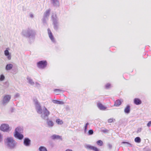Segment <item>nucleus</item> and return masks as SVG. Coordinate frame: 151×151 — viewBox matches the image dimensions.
I'll return each instance as SVG.
<instances>
[{
    "label": "nucleus",
    "instance_id": "obj_1",
    "mask_svg": "<svg viewBox=\"0 0 151 151\" xmlns=\"http://www.w3.org/2000/svg\"><path fill=\"white\" fill-rule=\"evenodd\" d=\"M5 143L11 149L14 148L15 146V141L12 137H8L5 140Z\"/></svg>",
    "mask_w": 151,
    "mask_h": 151
},
{
    "label": "nucleus",
    "instance_id": "obj_2",
    "mask_svg": "<svg viewBox=\"0 0 151 151\" xmlns=\"http://www.w3.org/2000/svg\"><path fill=\"white\" fill-rule=\"evenodd\" d=\"M47 64V62L45 61H41L37 63V67L40 68H43L46 67Z\"/></svg>",
    "mask_w": 151,
    "mask_h": 151
},
{
    "label": "nucleus",
    "instance_id": "obj_3",
    "mask_svg": "<svg viewBox=\"0 0 151 151\" xmlns=\"http://www.w3.org/2000/svg\"><path fill=\"white\" fill-rule=\"evenodd\" d=\"M19 128L18 127L15 130V134H14V136L15 137L18 138L19 139H21L23 138V135L19 133L18 131H19Z\"/></svg>",
    "mask_w": 151,
    "mask_h": 151
},
{
    "label": "nucleus",
    "instance_id": "obj_4",
    "mask_svg": "<svg viewBox=\"0 0 151 151\" xmlns=\"http://www.w3.org/2000/svg\"><path fill=\"white\" fill-rule=\"evenodd\" d=\"M9 127L8 124H2L0 127V130L4 131L7 132L9 130Z\"/></svg>",
    "mask_w": 151,
    "mask_h": 151
},
{
    "label": "nucleus",
    "instance_id": "obj_5",
    "mask_svg": "<svg viewBox=\"0 0 151 151\" xmlns=\"http://www.w3.org/2000/svg\"><path fill=\"white\" fill-rule=\"evenodd\" d=\"M86 147L87 149L93 150V151H99V149L97 147L90 145H87Z\"/></svg>",
    "mask_w": 151,
    "mask_h": 151
},
{
    "label": "nucleus",
    "instance_id": "obj_6",
    "mask_svg": "<svg viewBox=\"0 0 151 151\" xmlns=\"http://www.w3.org/2000/svg\"><path fill=\"white\" fill-rule=\"evenodd\" d=\"M11 99V96L9 95H6L4 96V98L3 102L4 103H5L9 101L10 99Z\"/></svg>",
    "mask_w": 151,
    "mask_h": 151
},
{
    "label": "nucleus",
    "instance_id": "obj_7",
    "mask_svg": "<svg viewBox=\"0 0 151 151\" xmlns=\"http://www.w3.org/2000/svg\"><path fill=\"white\" fill-rule=\"evenodd\" d=\"M97 106L101 110H105L106 109V107L104 106L101 103H99L97 104Z\"/></svg>",
    "mask_w": 151,
    "mask_h": 151
},
{
    "label": "nucleus",
    "instance_id": "obj_8",
    "mask_svg": "<svg viewBox=\"0 0 151 151\" xmlns=\"http://www.w3.org/2000/svg\"><path fill=\"white\" fill-rule=\"evenodd\" d=\"M48 33L49 35V36L50 39L52 41H54V38L53 36L52 35V33L51 32L50 30L49 29H47Z\"/></svg>",
    "mask_w": 151,
    "mask_h": 151
},
{
    "label": "nucleus",
    "instance_id": "obj_9",
    "mask_svg": "<svg viewBox=\"0 0 151 151\" xmlns=\"http://www.w3.org/2000/svg\"><path fill=\"white\" fill-rule=\"evenodd\" d=\"M134 103L136 105H138L142 103L141 101L137 98H135L134 101Z\"/></svg>",
    "mask_w": 151,
    "mask_h": 151
},
{
    "label": "nucleus",
    "instance_id": "obj_10",
    "mask_svg": "<svg viewBox=\"0 0 151 151\" xmlns=\"http://www.w3.org/2000/svg\"><path fill=\"white\" fill-rule=\"evenodd\" d=\"M24 143L26 146H29L30 144V140L28 138H26L24 139Z\"/></svg>",
    "mask_w": 151,
    "mask_h": 151
},
{
    "label": "nucleus",
    "instance_id": "obj_11",
    "mask_svg": "<svg viewBox=\"0 0 151 151\" xmlns=\"http://www.w3.org/2000/svg\"><path fill=\"white\" fill-rule=\"evenodd\" d=\"M51 138L52 139H62L61 136L57 135L55 134H54L52 135L51 136Z\"/></svg>",
    "mask_w": 151,
    "mask_h": 151
},
{
    "label": "nucleus",
    "instance_id": "obj_12",
    "mask_svg": "<svg viewBox=\"0 0 151 151\" xmlns=\"http://www.w3.org/2000/svg\"><path fill=\"white\" fill-rule=\"evenodd\" d=\"M54 91L56 95L59 94L64 92L63 91L58 89H55L54 90Z\"/></svg>",
    "mask_w": 151,
    "mask_h": 151
},
{
    "label": "nucleus",
    "instance_id": "obj_13",
    "mask_svg": "<svg viewBox=\"0 0 151 151\" xmlns=\"http://www.w3.org/2000/svg\"><path fill=\"white\" fill-rule=\"evenodd\" d=\"M44 108L45 110L44 112V114L45 116H47L50 114V112L45 107H44Z\"/></svg>",
    "mask_w": 151,
    "mask_h": 151
},
{
    "label": "nucleus",
    "instance_id": "obj_14",
    "mask_svg": "<svg viewBox=\"0 0 151 151\" xmlns=\"http://www.w3.org/2000/svg\"><path fill=\"white\" fill-rule=\"evenodd\" d=\"M121 104V102L119 100H116L115 102L114 106H119Z\"/></svg>",
    "mask_w": 151,
    "mask_h": 151
},
{
    "label": "nucleus",
    "instance_id": "obj_15",
    "mask_svg": "<svg viewBox=\"0 0 151 151\" xmlns=\"http://www.w3.org/2000/svg\"><path fill=\"white\" fill-rule=\"evenodd\" d=\"M13 67V65L12 64H7L6 67V70H11Z\"/></svg>",
    "mask_w": 151,
    "mask_h": 151
},
{
    "label": "nucleus",
    "instance_id": "obj_16",
    "mask_svg": "<svg viewBox=\"0 0 151 151\" xmlns=\"http://www.w3.org/2000/svg\"><path fill=\"white\" fill-rule=\"evenodd\" d=\"M4 54L6 56H8V58L9 60H10L11 58V55H9V53L8 50H6L4 51Z\"/></svg>",
    "mask_w": 151,
    "mask_h": 151
},
{
    "label": "nucleus",
    "instance_id": "obj_17",
    "mask_svg": "<svg viewBox=\"0 0 151 151\" xmlns=\"http://www.w3.org/2000/svg\"><path fill=\"white\" fill-rule=\"evenodd\" d=\"M130 111V107L129 105H127V107L125 108L124 109V112L125 113L128 114Z\"/></svg>",
    "mask_w": 151,
    "mask_h": 151
},
{
    "label": "nucleus",
    "instance_id": "obj_18",
    "mask_svg": "<svg viewBox=\"0 0 151 151\" xmlns=\"http://www.w3.org/2000/svg\"><path fill=\"white\" fill-rule=\"evenodd\" d=\"M37 111L38 113L40 114H41L42 113V109L41 106L40 105L37 107Z\"/></svg>",
    "mask_w": 151,
    "mask_h": 151
},
{
    "label": "nucleus",
    "instance_id": "obj_19",
    "mask_svg": "<svg viewBox=\"0 0 151 151\" xmlns=\"http://www.w3.org/2000/svg\"><path fill=\"white\" fill-rule=\"evenodd\" d=\"M47 124L49 126L51 127L53 126L54 125L53 122L51 120L47 121Z\"/></svg>",
    "mask_w": 151,
    "mask_h": 151
},
{
    "label": "nucleus",
    "instance_id": "obj_20",
    "mask_svg": "<svg viewBox=\"0 0 151 151\" xmlns=\"http://www.w3.org/2000/svg\"><path fill=\"white\" fill-rule=\"evenodd\" d=\"M56 123L59 124H61L63 123V121L59 119H56Z\"/></svg>",
    "mask_w": 151,
    "mask_h": 151
},
{
    "label": "nucleus",
    "instance_id": "obj_21",
    "mask_svg": "<svg viewBox=\"0 0 151 151\" xmlns=\"http://www.w3.org/2000/svg\"><path fill=\"white\" fill-rule=\"evenodd\" d=\"M134 141L136 142L140 143L141 142V140L139 137H137L135 138Z\"/></svg>",
    "mask_w": 151,
    "mask_h": 151
},
{
    "label": "nucleus",
    "instance_id": "obj_22",
    "mask_svg": "<svg viewBox=\"0 0 151 151\" xmlns=\"http://www.w3.org/2000/svg\"><path fill=\"white\" fill-rule=\"evenodd\" d=\"M40 151H47L46 148L44 147H40L39 149Z\"/></svg>",
    "mask_w": 151,
    "mask_h": 151
},
{
    "label": "nucleus",
    "instance_id": "obj_23",
    "mask_svg": "<svg viewBox=\"0 0 151 151\" xmlns=\"http://www.w3.org/2000/svg\"><path fill=\"white\" fill-rule=\"evenodd\" d=\"M96 143H97V144L98 145H99V146H101L103 145V142L101 140H100L98 141Z\"/></svg>",
    "mask_w": 151,
    "mask_h": 151
},
{
    "label": "nucleus",
    "instance_id": "obj_24",
    "mask_svg": "<svg viewBox=\"0 0 151 151\" xmlns=\"http://www.w3.org/2000/svg\"><path fill=\"white\" fill-rule=\"evenodd\" d=\"M54 103L55 104H64V102L63 101H60L58 100L54 101Z\"/></svg>",
    "mask_w": 151,
    "mask_h": 151
},
{
    "label": "nucleus",
    "instance_id": "obj_25",
    "mask_svg": "<svg viewBox=\"0 0 151 151\" xmlns=\"http://www.w3.org/2000/svg\"><path fill=\"white\" fill-rule=\"evenodd\" d=\"M50 13V10H48L46 12H45V16L46 17H47V16H48L49 15Z\"/></svg>",
    "mask_w": 151,
    "mask_h": 151
},
{
    "label": "nucleus",
    "instance_id": "obj_26",
    "mask_svg": "<svg viewBox=\"0 0 151 151\" xmlns=\"http://www.w3.org/2000/svg\"><path fill=\"white\" fill-rule=\"evenodd\" d=\"M93 130L90 129L88 131V134L89 135H91L93 134Z\"/></svg>",
    "mask_w": 151,
    "mask_h": 151
},
{
    "label": "nucleus",
    "instance_id": "obj_27",
    "mask_svg": "<svg viewBox=\"0 0 151 151\" xmlns=\"http://www.w3.org/2000/svg\"><path fill=\"white\" fill-rule=\"evenodd\" d=\"M114 120V119L113 118H110L108 119V122L109 123H111L113 122Z\"/></svg>",
    "mask_w": 151,
    "mask_h": 151
},
{
    "label": "nucleus",
    "instance_id": "obj_28",
    "mask_svg": "<svg viewBox=\"0 0 151 151\" xmlns=\"http://www.w3.org/2000/svg\"><path fill=\"white\" fill-rule=\"evenodd\" d=\"M4 76L3 75H1L0 76V80L1 81H3L4 79Z\"/></svg>",
    "mask_w": 151,
    "mask_h": 151
},
{
    "label": "nucleus",
    "instance_id": "obj_29",
    "mask_svg": "<svg viewBox=\"0 0 151 151\" xmlns=\"http://www.w3.org/2000/svg\"><path fill=\"white\" fill-rule=\"evenodd\" d=\"M111 85L110 84L107 83L106 85V87L107 88H108L110 87Z\"/></svg>",
    "mask_w": 151,
    "mask_h": 151
},
{
    "label": "nucleus",
    "instance_id": "obj_30",
    "mask_svg": "<svg viewBox=\"0 0 151 151\" xmlns=\"http://www.w3.org/2000/svg\"><path fill=\"white\" fill-rule=\"evenodd\" d=\"M147 126L149 127L151 126V121H149L147 123Z\"/></svg>",
    "mask_w": 151,
    "mask_h": 151
},
{
    "label": "nucleus",
    "instance_id": "obj_31",
    "mask_svg": "<svg viewBox=\"0 0 151 151\" xmlns=\"http://www.w3.org/2000/svg\"><path fill=\"white\" fill-rule=\"evenodd\" d=\"M87 126H85V128H84V131L85 132H86L87 130Z\"/></svg>",
    "mask_w": 151,
    "mask_h": 151
},
{
    "label": "nucleus",
    "instance_id": "obj_32",
    "mask_svg": "<svg viewBox=\"0 0 151 151\" xmlns=\"http://www.w3.org/2000/svg\"><path fill=\"white\" fill-rule=\"evenodd\" d=\"M29 82L31 84H32V83H33V82H32V80L29 79Z\"/></svg>",
    "mask_w": 151,
    "mask_h": 151
},
{
    "label": "nucleus",
    "instance_id": "obj_33",
    "mask_svg": "<svg viewBox=\"0 0 151 151\" xmlns=\"http://www.w3.org/2000/svg\"><path fill=\"white\" fill-rule=\"evenodd\" d=\"M65 151H73L72 150L69 149L66 150Z\"/></svg>",
    "mask_w": 151,
    "mask_h": 151
},
{
    "label": "nucleus",
    "instance_id": "obj_34",
    "mask_svg": "<svg viewBox=\"0 0 151 151\" xmlns=\"http://www.w3.org/2000/svg\"><path fill=\"white\" fill-rule=\"evenodd\" d=\"M122 143H127V142H122Z\"/></svg>",
    "mask_w": 151,
    "mask_h": 151
},
{
    "label": "nucleus",
    "instance_id": "obj_35",
    "mask_svg": "<svg viewBox=\"0 0 151 151\" xmlns=\"http://www.w3.org/2000/svg\"><path fill=\"white\" fill-rule=\"evenodd\" d=\"M88 123H87L86 124V125H85V126H88Z\"/></svg>",
    "mask_w": 151,
    "mask_h": 151
}]
</instances>
